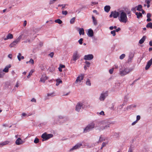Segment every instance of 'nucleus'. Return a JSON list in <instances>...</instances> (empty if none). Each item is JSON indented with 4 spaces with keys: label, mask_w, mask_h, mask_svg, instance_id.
<instances>
[{
    "label": "nucleus",
    "mask_w": 152,
    "mask_h": 152,
    "mask_svg": "<svg viewBox=\"0 0 152 152\" xmlns=\"http://www.w3.org/2000/svg\"><path fill=\"white\" fill-rule=\"evenodd\" d=\"M119 20L120 22L124 23H126L128 20L126 14L123 11L120 13Z\"/></svg>",
    "instance_id": "1"
},
{
    "label": "nucleus",
    "mask_w": 152,
    "mask_h": 152,
    "mask_svg": "<svg viewBox=\"0 0 152 152\" xmlns=\"http://www.w3.org/2000/svg\"><path fill=\"white\" fill-rule=\"evenodd\" d=\"M80 57L79 54L77 51H75L73 53L72 58L71 60V62L74 61L72 63L75 62Z\"/></svg>",
    "instance_id": "2"
},
{
    "label": "nucleus",
    "mask_w": 152,
    "mask_h": 152,
    "mask_svg": "<svg viewBox=\"0 0 152 152\" xmlns=\"http://www.w3.org/2000/svg\"><path fill=\"white\" fill-rule=\"evenodd\" d=\"M53 135L52 134H47L46 133H45L43 134L41 137L43 139L42 141L48 140L50 138L53 137Z\"/></svg>",
    "instance_id": "3"
},
{
    "label": "nucleus",
    "mask_w": 152,
    "mask_h": 152,
    "mask_svg": "<svg viewBox=\"0 0 152 152\" xmlns=\"http://www.w3.org/2000/svg\"><path fill=\"white\" fill-rule=\"evenodd\" d=\"M95 126V124L94 123H91L88 125L84 129V132H89L91 129L94 128Z\"/></svg>",
    "instance_id": "4"
},
{
    "label": "nucleus",
    "mask_w": 152,
    "mask_h": 152,
    "mask_svg": "<svg viewBox=\"0 0 152 152\" xmlns=\"http://www.w3.org/2000/svg\"><path fill=\"white\" fill-rule=\"evenodd\" d=\"M131 71L130 69L126 68L123 71H120V74L121 76H123L128 74Z\"/></svg>",
    "instance_id": "5"
},
{
    "label": "nucleus",
    "mask_w": 152,
    "mask_h": 152,
    "mask_svg": "<svg viewBox=\"0 0 152 152\" xmlns=\"http://www.w3.org/2000/svg\"><path fill=\"white\" fill-rule=\"evenodd\" d=\"M119 14L118 12L116 11H112L110 15V17L112 18L113 17L114 18H117L119 16Z\"/></svg>",
    "instance_id": "6"
},
{
    "label": "nucleus",
    "mask_w": 152,
    "mask_h": 152,
    "mask_svg": "<svg viewBox=\"0 0 152 152\" xmlns=\"http://www.w3.org/2000/svg\"><path fill=\"white\" fill-rule=\"evenodd\" d=\"M107 96V92L102 93L101 94L99 97V99L100 101H104L106 96Z\"/></svg>",
    "instance_id": "7"
},
{
    "label": "nucleus",
    "mask_w": 152,
    "mask_h": 152,
    "mask_svg": "<svg viewBox=\"0 0 152 152\" xmlns=\"http://www.w3.org/2000/svg\"><path fill=\"white\" fill-rule=\"evenodd\" d=\"M94 58V56L92 54H88L85 55L84 56V59L86 60H88L92 59Z\"/></svg>",
    "instance_id": "8"
},
{
    "label": "nucleus",
    "mask_w": 152,
    "mask_h": 152,
    "mask_svg": "<svg viewBox=\"0 0 152 152\" xmlns=\"http://www.w3.org/2000/svg\"><path fill=\"white\" fill-rule=\"evenodd\" d=\"M81 107L83 108H84L83 107V104L82 103H78L76 106V110L79 112Z\"/></svg>",
    "instance_id": "9"
},
{
    "label": "nucleus",
    "mask_w": 152,
    "mask_h": 152,
    "mask_svg": "<svg viewBox=\"0 0 152 152\" xmlns=\"http://www.w3.org/2000/svg\"><path fill=\"white\" fill-rule=\"evenodd\" d=\"M152 64V58H151L147 62V64L145 67V69L148 70Z\"/></svg>",
    "instance_id": "10"
},
{
    "label": "nucleus",
    "mask_w": 152,
    "mask_h": 152,
    "mask_svg": "<svg viewBox=\"0 0 152 152\" xmlns=\"http://www.w3.org/2000/svg\"><path fill=\"white\" fill-rule=\"evenodd\" d=\"M87 34L88 37H93L94 36V32L93 30L91 28H90L88 30Z\"/></svg>",
    "instance_id": "11"
},
{
    "label": "nucleus",
    "mask_w": 152,
    "mask_h": 152,
    "mask_svg": "<svg viewBox=\"0 0 152 152\" xmlns=\"http://www.w3.org/2000/svg\"><path fill=\"white\" fill-rule=\"evenodd\" d=\"M84 78V75H81L78 76L75 81L76 83H77L78 82H80Z\"/></svg>",
    "instance_id": "12"
},
{
    "label": "nucleus",
    "mask_w": 152,
    "mask_h": 152,
    "mask_svg": "<svg viewBox=\"0 0 152 152\" xmlns=\"http://www.w3.org/2000/svg\"><path fill=\"white\" fill-rule=\"evenodd\" d=\"M82 145L81 144H76L72 148H71L70 151H73L74 150L76 149H77L78 148L82 146Z\"/></svg>",
    "instance_id": "13"
},
{
    "label": "nucleus",
    "mask_w": 152,
    "mask_h": 152,
    "mask_svg": "<svg viewBox=\"0 0 152 152\" xmlns=\"http://www.w3.org/2000/svg\"><path fill=\"white\" fill-rule=\"evenodd\" d=\"M15 143L16 145H19L23 143V141L20 138H18L16 141Z\"/></svg>",
    "instance_id": "14"
},
{
    "label": "nucleus",
    "mask_w": 152,
    "mask_h": 152,
    "mask_svg": "<svg viewBox=\"0 0 152 152\" xmlns=\"http://www.w3.org/2000/svg\"><path fill=\"white\" fill-rule=\"evenodd\" d=\"M13 38V35L12 34H9L7 36V37L4 38V40L8 39H12Z\"/></svg>",
    "instance_id": "15"
},
{
    "label": "nucleus",
    "mask_w": 152,
    "mask_h": 152,
    "mask_svg": "<svg viewBox=\"0 0 152 152\" xmlns=\"http://www.w3.org/2000/svg\"><path fill=\"white\" fill-rule=\"evenodd\" d=\"M11 67V66L10 65H9L5 67V68L3 70V72H7L9 71V69Z\"/></svg>",
    "instance_id": "16"
},
{
    "label": "nucleus",
    "mask_w": 152,
    "mask_h": 152,
    "mask_svg": "<svg viewBox=\"0 0 152 152\" xmlns=\"http://www.w3.org/2000/svg\"><path fill=\"white\" fill-rule=\"evenodd\" d=\"M17 44L16 42L14 41L10 45L9 47L11 48L14 47Z\"/></svg>",
    "instance_id": "17"
},
{
    "label": "nucleus",
    "mask_w": 152,
    "mask_h": 152,
    "mask_svg": "<svg viewBox=\"0 0 152 152\" xmlns=\"http://www.w3.org/2000/svg\"><path fill=\"white\" fill-rule=\"evenodd\" d=\"M48 79V77L46 76H45L44 77H43L40 78V81L43 83H45V80Z\"/></svg>",
    "instance_id": "18"
},
{
    "label": "nucleus",
    "mask_w": 152,
    "mask_h": 152,
    "mask_svg": "<svg viewBox=\"0 0 152 152\" xmlns=\"http://www.w3.org/2000/svg\"><path fill=\"white\" fill-rule=\"evenodd\" d=\"M110 7L109 6H106L104 7V11L107 12L110 11Z\"/></svg>",
    "instance_id": "19"
},
{
    "label": "nucleus",
    "mask_w": 152,
    "mask_h": 152,
    "mask_svg": "<svg viewBox=\"0 0 152 152\" xmlns=\"http://www.w3.org/2000/svg\"><path fill=\"white\" fill-rule=\"evenodd\" d=\"M78 31H79V34L81 35H84V29L83 28H79Z\"/></svg>",
    "instance_id": "20"
},
{
    "label": "nucleus",
    "mask_w": 152,
    "mask_h": 152,
    "mask_svg": "<svg viewBox=\"0 0 152 152\" xmlns=\"http://www.w3.org/2000/svg\"><path fill=\"white\" fill-rule=\"evenodd\" d=\"M145 37L144 36H143L139 41V43L140 44H142L145 39Z\"/></svg>",
    "instance_id": "21"
},
{
    "label": "nucleus",
    "mask_w": 152,
    "mask_h": 152,
    "mask_svg": "<svg viewBox=\"0 0 152 152\" xmlns=\"http://www.w3.org/2000/svg\"><path fill=\"white\" fill-rule=\"evenodd\" d=\"M17 57L18 60L19 61H20L21 59H24V57L23 56H21V54L20 53L18 54Z\"/></svg>",
    "instance_id": "22"
},
{
    "label": "nucleus",
    "mask_w": 152,
    "mask_h": 152,
    "mask_svg": "<svg viewBox=\"0 0 152 152\" xmlns=\"http://www.w3.org/2000/svg\"><path fill=\"white\" fill-rule=\"evenodd\" d=\"M22 35H20L17 38L16 40H15L16 42L18 44L20 41V39H21Z\"/></svg>",
    "instance_id": "23"
},
{
    "label": "nucleus",
    "mask_w": 152,
    "mask_h": 152,
    "mask_svg": "<svg viewBox=\"0 0 152 152\" xmlns=\"http://www.w3.org/2000/svg\"><path fill=\"white\" fill-rule=\"evenodd\" d=\"M135 14L137 15V18H140V17L142 16V13L140 12H136L135 13Z\"/></svg>",
    "instance_id": "24"
},
{
    "label": "nucleus",
    "mask_w": 152,
    "mask_h": 152,
    "mask_svg": "<svg viewBox=\"0 0 152 152\" xmlns=\"http://www.w3.org/2000/svg\"><path fill=\"white\" fill-rule=\"evenodd\" d=\"M92 17L93 19L94 24L95 25H96L97 24V22L94 16H92Z\"/></svg>",
    "instance_id": "25"
},
{
    "label": "nucleus",
    "mask_w": 152,
    "mask_h": 152,
    "mask_svg": "<svg viewBox=\"0 0 152 152\" xmlns=\"http://www.w3.org/2000/svg\"><path fill=\"white\" fill-rule=\"evenodd\" d=\"M9 142L8 141H6L2 142L0 144V146L6 145L9 144Z\"/></svg>",
    "instance_id": "26"
},
{
    "label": "nucleus",
    "mask_w": 152,
    "mask_h": 152,
    "mask_svg": "<svg viewBox=\"0 0 152 152\" xmlns=\"http://www.w3.org/2000/svg\"><path fill=\"white\" fill-rule=\"evenodd\" d=\"M56 81V85L57 86H58L60 83H62V81L59 79H57Z\"/></svg>",
    "instance_id": "27"
},
{
    "label": "nucleus",
    "mask_w": 152,
    "mask_h": 152,
    "mask_svg": "<svg viewBox=\"0 0 152 152\" xmlns=\"http://www.w3.org/2000/svg\"><path fill=\"white\" fill-rule=\"evenodd\" d=\"M109 127V126H101L99 129L100 130H103Z\"/></svg>",
    "instance_id": "28"
},
{
    "label": "nucleus",
    "mask_w": 152,
    "mask_h": 152,
    "mask_svg": "<svg viewBox=\"0 0 152 152\" xmlns=\"http://www.w3.org/2000/svg\"><path fill=\"white\" fill-rule=\"evenodd\" d=\"M137 7V10L139 11H141V9L142 7V5L140 4L138 6H136Z\"/></svg>",
    "instance_id": "29"
},
{
    "label": "nucleus",
    "mask_w": 152,
    "mask_h": 152,
    "mask_svg": "<svg viewBox=\"0 0 152 152\" xmlns=\"http://www.w3.org/2000/svg\"><path fill=\"white\" fill-rule=\"evenodd\" d=\"M55 22L56 23H57L59 24H61L62 23V20H61L60 19H57L55 20Z\"/></svg>",
    "instance_id": "30"
},
{
    "label": "nucleus",
    "mask_w": 152,
    "mask_h": 152,
    "mask_svg": "<svg viewBox=\"0 0 152 152\" xmlns=\"http://www.w3.org/2000/svg\"><path fill=\"white\" fill-rule=\"evenodd\" d=\"M146 27L147 28H152V23L150 22L147 24L146 25Z\"/></svg>",
    "instance_id": "31"
},
{
    "label": "nucleus",
    "mask_w": 152,
    "mask_h": 152,
    "mask_svg": "<svg viewBox=\"0 0 152 152\" xmlns=\"http://www.w3.org/2000/svg\"><path fill=\"white\" fill-rule=\"evenodd\" d=\"M75 17H73L71 19V20H70V23L71 24H73L75 22Z\"/></svg>",
    "instance_id": "32"
},
{
    "label": "nucleus",
    "mask_w": 152,
    "mask_h": 152,
    "mask_svg": "<svg viewBox=\"0 0 152 152\" xmlns=\"http://www.w3.org/2000/svg\"><path fill=\"white\" fill-rule=\"evenodd\" d=\"M34 72V71L33 70H31L29 74L27 76V77L28 78H29L31 76V75H32V73Z\"/></svg>",
    "instance_id": "33"
},
{
    "label": "nucleus",
    "mask_w": 152,
    "mask_h": 152,
    "mask_svg": "<svg viewBox=\"0 0 152 152\" xmlns=\"http://www.w3.org/2000/svg\"><path fill=\"white\" fill-rule=\"evenodd\" d=\"M4 74V73L2 71H0V78L3 77Z\"/></svg>",
    "instance_id": "34"
},
{
    "label": "nucleus",
    "mask_w": 152,
    "mask_h": 152,
    "mask_svg": "<svg viewBox=\"0 0 152 152\" xmlns=\"http://www.w3.org/2000/svg\"><path fill=\"white\" fill-rule=\"evenodd\" d=\"M86 84L87 85L90 86L91 85V81L90 80L88 79L86 82Z\"/></svg>",
    "instance_id": "35"
},
{
    "label": "nucleus",
    "mask_w": 152,
    "mask_h": 152,
    "mask_svg": "<svg viewBox=\"0 0 152 152\" xmlns=\"http://www.w3.org/2000/svg\"><path fill=\"white\" fill-rule=\"evenodd\" d=\"M125 56V55L124 54H122L120 56V59H123Z\"/></svg>",
    "instance_id": "36"
},
{
    "label": "nucleus",
    "mask_w": 152,
    "mask_h": 152,
    "mask_svg": "<svg viewBox=\"0 0 152 152\" xmlns=\"http://www.w3.org/2000/svg\"><path fill=\"white\" fill-rule=\"evenodd\" d=\"M111 33L112 34L113 36H115V30H113L111 31Z\"/></svg>",
    "instance_id": "37"
},
{
    "label": "nucleus",
    "mask_w": 152,
    "mask_h": 152,
    "mask_svg": "<svg viewBox=\"0 0 152 152\" xmlns=\"http://www.w3.org/2000/svg\"><path fill=\"white\" fill-rule=\"evenodd\" d=\"M39 142V139L37 138H36L34 141V142L35 143H37Z\"/></svg>",
    "instance_id": "38"
},
{
    "label": "nucleus",
    "mask_w": 152,
    "mask_h": 152,
    "mask_svg": "<svg viewBox=\"0 0 152 152\" xmlns=\"http://www.w3.org/2000/svg\"><path fill=\"white\" fill-rule=\"evenodd\" d=\"M83 39L80 38L78 42L80 45H82L83 43Z\"/></svg>",
    "instance_id": "39"
},
{
    "label": "nucleus",
    "mask_w": 152,
    "mask_h": 152,
    "mask_svg": "<svg viewBox=\"0 0 152 152\" xmlns=\"http://www.w3.org/2000/svg\"><path fill=\"white\" fill-rule=\"evenodd\" d=\"M62 13L63 15H66L68 13V12L66 11H63L62 12Z\"/></svg>",
    "instance_id": "40"
},
{
    "label": "nucleus",
    "mask_w": 152,
    "mask_h": 152,
    "mask_svg": "<svg viewBox=\"0 0 152 152\" xmlns=\"http://www.w3.org/2000/svg\"><path fill=\"white\" fill-rule=\"evenodd\" d=\"M66 5L65 4H61V5H58V6H62V9L63 10H64V8L65 7Z\"/></svg>",
    "instance_id": "41"
},
{
    "label": "nucleus",
    "mask_w": 152,
    "mask_h": 152,
    "mask_svg": "<svg viewBox=\"0 0 152 152\" xmlns=\"http://www.w3.org/2000/svg\"><path fill=\"white\" fill-rule=\"evenodd\" d=\"M114 68H112L109 70V72L110 74H112L113 72Z\"/></svg>",
    "instance_id": "42"
},
{
    "label": "nucleus",
    "mask_w": 152,
    "mask_h": 152,
    "mask_svg": "<svg viewBox=\"0 0 152 152\" xmlns=\"http://www.w3.org/2000/svg\"><path fill=\"white\" fill-rule=\"evenodd\" d=\"M54 55V53L53 52H51L49 54V56H50L51 58H52Z\"/></svg>",
    "instance_id": "43"
},
{
    "label": "nucleus",
    "mask_w": 152,
    "mask_h": 152,
    "mask_svg": "<svg viewBox=\"0 0 152 152\" xmlns=\"http://www.w3.org/2000/svg\"><path fill=\"white\" fill-rule=\"evenodd\" d=\"M54 93H48L47 95L48 96H54Z\"/></svg>",
    "instance_id": "44"
},
{
    "label": "nucleus",
    "mask_w": 152,
    "mask_h": 152,
    "mask_svg": "<svg viewBox=\"0 0 152 152\" xmlns=\"http://www.w3.org/2000/svg\"><path fill=\"white\" fill-rule=\"evenodd\" d=\"M29 62L30 63H31L32 64H34V60L32 59L31 58L30 61H29Z\"/></svg>",
    "instance_id": "45"
},
{
    "label": "nucleus",
    "mask_w": 152,
    "mask_h": 152,
    "mask_svg": "<svg viewBox=\"0 0 152 152\" xmlns=\"http://www.w3.org/2000/svg\"><path fill=\"white\" fill-rule=\"evenodd\" d=\"M106 145V143L105 142H103L102 144V146L101 148V149H102V148L104 146H105Z\"/></svg>",
    "instance_id": "46"
},
{
    "label": "nucleus",
    "mask_w": 152,
    "mask_h": 152,
    "mask_svg": "<svg viewBox=\"0 0 152 152\" xmlns=\"http://www.w3.org/2000/svg\"><path fill=\"white\" fill-rule=\"evenodd\" d=\"M140 116L139 115H138L137 116V119H136V120L137 121H138L139 120H140Z\"/></svg>",
    "instance_id": "47"
},
{
    "label": "nucleus",
    "mask_w": 152,
    "mask_h": 152,
    "mask_svg": "<svg viewBox=\"0 0 152 152\" xmlns=\"http://www.w3.org/2000/svg\"><path fill=\"white\" fill-rule=\"evenodd\" d=\"M86 64L87 65L88 67H89L90 65V63L88 61H86L85 62Z\"/></svg>",
    "instance_id": "48"
},
{
    "label": "nucleus",
    "mask_w": 152,
    "mask_h": 152,
    "mask_svg": "<svg viewBox=\"0 0 152 152\" xmlns=\"http://www.w3.org/2000/svg\"><path fill=\"white\" fill-rule=\"evenodd\" d=\"M151 16V15L150 13H148L147 15V18H150Z\"/></svg>",
    "instance_id": "49"
},
{
    "label": "nucleus",
    "mask_w": 152,
    "mask_h": 152,
    "mask_svg": "<svg viewBox=\"0 0 152 152\" xmlns=\"http://www.w3.org/2000/svg\"><path fill=\"white\" fill-rule=\"evenodd\" d=\"M59 67H60L61 68H64L65 67V66L64 65L60 64L59 66Z\"/></svg>",
    "instance_id": "50"
},
{
    "label": "nucleus",
    "mask_w": 152,
    "mask_h": 152,
    "mask_svg": "<svg viewBox=\"0 0 152 152\" xmlns=\"http://www.w3.org/2000/svg\"><path fill=\"white\" fill-rule=\"evenodd\" d=\"M137 10V7L136 6L135 7L133 8L132 9V10L133 12H135Z\"/></svg>",
    "instance_id": "51"
},
{
    "label": "nucleus",
    "mask_w": 152,
    "mask_h": 152,
    "mask_svg": "<svg viewBox=\"0 0 152 152\" xmlns=\"http://www.w3.org/2000/svg\"><path fill=\"white\" fill-rule=\"evenodd\" d=\"M103 140V139L101 137H100L99 140V142H101Z\"/></svg>",
    "instance_id": "52"
},
{
    "label": "nucleus",
    "mask_w": 152,
    "mask_h": 152,
    "mask_svg": "<svg viewBox=\"0 0 152 152\" xmlns=\"http://www.w3.org/2000/svg\"><path fill=\"white\" fill-rule=\"evenodd\" d=\"M99 114L101 115H104V112L103 111H102L99 113Z\"/></svg>",
    "instance_id": "53"
},
{
    "label": "nucleus",
    "mask_w": 152,
    "mask_h": 152,
    "mask_svg": "<svg viewBox=\"0 0 152 152\" xmlns=\"http://www.w3.org/2000/svg\"><path fill=\"white\" fill-rule=\"evenodd\" d=\"M98 4L97 2H92L91 5L93 6V5L96 4Z\"/></svg>",
    "instance_id": "54"
},
{
    "label": "nucleus",
    "mask_w": 152,
    "mask_h": 152,
    "mask_svg": "<svg viewBox=\"0 0 152 152\" xmlns=\"http://www.w3.org/2000/svg\"><path fill=\"white\" fill-rule=\"evenodd\" d=\"M121 30V28H118L116 29L115 30V31L118 32L120 31Z\"/></svg>",
    "instance_id": "55"
},
{
    "label": "nucleus",
    "mask_w": 152,
    "mask_h": 152,
    "mask_svg": "<svg viewBox=\"0 0 152 152\" xmlns=\"http://www.w3.org/2000/svg\"><path fill=\"white\" fill-rule=\"evenodd\" d=\"M31 101L32 102H36V100L34 98H32Z\"/></svg>",
    "instance_id": "56"
},
{
    "label": "nucleus",
    "mask_w": 152,
    "mask_h": 152,
    "mask_svg": "<svg viewBox=\"0 0 152 152\" xmlns=\"http://www.w3.org/2000/svg\"><path fill=\"white\" fill-rule=\"evenodd\" d=\"M147 4H150V1L149 0H146L145 1Z\"/></svg>",
    "instance_id": "57"
},
{
    "label": "nucleus",
    "mask_w": 152,
    "mask_h": 152,
    "mask_svg": "<svg viewBox=\"0 0 152 152\" xmlns=\"http://www.w3.org/2000/svg\"><path fill=\"white\" fill-rule=\"evenodd\" d=\"M19 86V83H18V82H17L16 84V85H15V86L16 87H18Z\"/></svg>",
    "instance_id": "58"
},
{
    "label": "nucleus",
    "mask_w": 152,
    "mask_h": 152,
    "mask_svg": "<svg viewBox=\"0 0 152 152\" xmlns=\"http://www.w3.org/2000/svg\"><path fill=\"white\" fill-rule=\"evenodd\" d=\"M114 68L117 69L118 68V66L117 65L115 64L114 66Z\"/></svg>",
    "instance_id": "59"
},
{
    "label": "nucleus",
    "mask_w": 152,
    "mask_h": 152,
    "mask_svg": "<svg viewBox=\"0 0 152 152\" xmlns=\"http://www.w3.org/2000/svg\"><path fill=\"white\" fill-rule=\"evenodd\" d=\"M151 20V19L150 18H148L147 19V21L148 22H149Z\"/></svg>",
    "instance_id": "60"
},
{
    "label": "nucleus",
    "mask_w": 152,
    "mask_h": 152,
    "mask_svg": "<svg viewBox=\"0 0 152 152\" xmlns=\"http://www.w3.org/2000/svg\"><path fill=\"white\" fill-rule=\"evenodd\" d=\"M27 24V22L26 20H25L23 23V26H25L26 25V24Z\"/></svg>",
    "instance_id": "61"
},
{
    "label": "nucleus",
    "mask_w": 152,
    "mask_h": 152,
    "mask_svg": "<svg viewBox=\"0 0 152 152\" xmlns=\"http://www.w3.org/2000/svg\"><path fill=\"white\" fill-rule=\"evenodd\" d=\"M8 57L10 58V59L12 58V55L11 54H10L8 56Z\"/></svg>",
    "instance_id": "62"
},
{
    "label": "nucleus",
    "mask_w": 152,
    "mask_h": 152,
    "mask_svg": "<svg viewBox=\"0 0 152 152\" xmlns=\"http://www.w3.org/2000/svg\"><path fill=\"white\" fill-rule=\"evenodd\" d=\"M137 122V121L134 122H133L132 123V125H134V124H136V123Z\"/></svg>",
    "instance_id": "63"
},
{
    "label": "nucleus",
    "mask_w": 152,
    "mask_h": 152,
    "mask_svg": "<svg viewBox=\"0 0 152 152\" xmlns=\"http://www.w3.org/2000/svg\"><path fill=\"white\" fill-rule=\"evenodd\" d=\"M149 44L150 46H152V41H151L149 42Z\"/></svg>",
    "instance_id": "64"
}]
</instances>
